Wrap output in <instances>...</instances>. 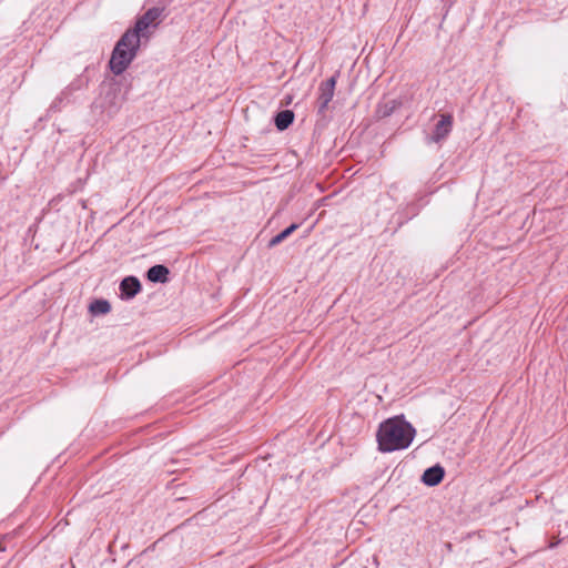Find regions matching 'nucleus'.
Returning <instances> with one entry per match:
<instances>
[{
  "label": "nucleus",
  "mask_w": 568,
  "mask_h": 568,
  "mask_svg": "<svg viewBox=\"0 0 568 568\" xmlns=\"http://www.w3.org/2000/svg\"><path fill=\"white\" fill-rule=\"evenodd\" d=\"M414 437V427L399 417L385 420L377 432L378 447L387 453L407 448Z\"/></svg>",
  "instance_id": "obj_1"
},
{
  "label": "nucleus",
  "mask_w": 568,
  "mask_h": 568,
  "mask_svg": "<svg viewBox=\"0 0 568 568\" xmlns=\"http://www.w3.org/2000/svg\"><path fill=\"white\" fill-rule=\"evenodd\" d=\"M140 44L141 41L135 38L133 32H124L122 34L109 61L110 69L115 75L123 73L129 68L138 54Z\"/></svg>",
  "instance_id": "obj_2"
},
{
  "label": "nucleus",
  "mask_w": 568,
  "mask_h": 568,
  "mask_svg": "<svg viewBox=\"0 0 568 568\" xmlns=\"http://www.w3.org/2000/svg\"><path fill=\"white\" fill-rule=\"evenodd\" d=\"M161 14L162 9L151 8L136 20L133 28L128 29L125 32H133L135 38L140 41L143 38L148 39L151 34L150 29H155L158 27Z\"/></svg>",
  "instance_id": "obj_3"
},
{
  "label": "nucleus",
  "mask_w": 568,
  "mask_h": 568,
  "mask_svg": "<svg viewBox=\"0 0 568 568\" xmlns=\"http://www.w3.org/2000/svg\"><path fill=\"white\" fill-rule=\"evenodd\" d=\"M336 77L333 75L320 85L318 108L323 112L334 97Z\"/></svg>",
  "instance_id": "obj_4"
},
{
  "label": "nucleus",
  "mask_w": 568,
  "mask_h": 568,
  "mask_svg": "<svg viewBox=\"0 0 568 568\" xmlns=\"http://www.w3.org/2000/svg\"><path fill=\"white\" fill-rule=\"evenodd\" d=\"M452 124L453 118L449 114L442 115L439 122L436 124L432 140L438 142L445 139L452 130Z\"/></svg>",
  "instance_id": "obj_5"
},
{
  "label": "nucleus",
  "mask_w": 568,
  "mask_h": 568,
  "mask_svg": "<svg viewBox=\"0 0 568 568\" xmlns=\"http://www.w3.org/2000/svg\"><path fill=\"white\" fill-rule=\"evenodd\" d=\"M444 468L439 465L433 466L430 468H427L423 476L422 481L427 486H436L438 485L443 478H444Z\"/></svg>",
  "instance_id": "obj_6"
},
{
  "label": "nucleus",
  "mask_w": 568,
  "mask_h": 568,
  "mask_svg": "<svg viewBox=\"0 0 568 568\" xmlns=\"http://www.w3.org/2000/svg\"><path fill=\"white\" fill-rule=\"evenodd\" d=\"M120 290L122 296L132 298L140 292L141 284L136 277L128 276L121 282Z\"/></svg>",
  "instance_id": "obj_7"
},
{
  "label": "nucleus",
  "mask_w": 568,
  "mask_h": 568,
  "mask_svg": "<svg viewBox=\"0 0 568 568\" xmlns=\"http://www.w3.org/2000/svg\"><path fill=\"white\" fill-rule=\"evenodd\" d=\"M169 270L163 265H154L148 271V278L151 282L164 283L168 280Z\"/></svg>",
  "instance_id": "obj_8"
},
{
  "label": "nucleus",
  "mask_w": 568,
  "mask_h": 568,
  "mask_svg": "<svg viewBox=\"0 0 568 568\" xmlns=\"http://www.w3.org/2000/svg\"><path fill=\"white\" fill-rule=\"evenodd\" d=\"M294 120V113L291 110H284L276 114L275 125L278 130L283 131L287 129Z\"/></svg>",
  "instance_id": "obj_9"
},
{
  "label": "nucleus",
  "mask_w": 568,
  "mask_h": 568,
  "mask_svg": "<svg viewBox=\"0 0 568 568\" xmlns=\"http://www.w3.org/2000/svg\"><path fill=\"white\" fill-rule=\"evenodd\" d=\"M111 310V306L108 301L97 300L90 304V312L92 314H106Z\"/></svg>",
  "instance_id": "obj_10"
},
{
  "label": "nucleus",
  "mask_w": 568,
  "mask_h": 568,
  "mask_svg": "<svg viewBox=\"0 0 568 568\" xmlns=\"http://www.w3.org/2000/svg\"><path fill=\"white\" fill-rule=\"evenodd\" d=\"M297 227H298L297 224H292L288 227H286L285 230H283L281 233H278L276 236H274L270 241V246H275V245L280 244L287 236H290Z\"/></svg>",
  "instance_id": "obj_11"
}]
</instances>
